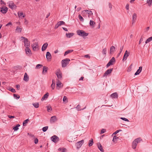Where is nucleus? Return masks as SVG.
Returning a JSON list of instances; mask_svg holds the SVG:
<instances>
[{"instance_id": "1", "label": "nucleus", "mask_w": 152, "mask_h": 152, "mask_svg": "<svg viewBox=\"0 0 152 152\" xmlns=\"http://www.w3.org/2000/svg\"><path fill=\"white\" fill-rule=\"evenodd\" d=\"M77 33L78 35L84 38L87 36L88 34V33L82 30H78L77 31Z\"/></svg>"}, {"instance_id": "2", "label": "nucleus", "mask_w": 152, "mask_h": 152, "mask_svg": "<svg viewBox=\"0 0 152 152\" xmlns=\"http://www.w3.org/2000/svg\"><path fill=\"white\" fill-rule=\"evenodd\" d=\"M70 60L68 58H66L62 60V66L63 67H65L69 64Z\"/></svg>"}, {"instance_id": "3", "label": "nucleus", "mask_w": 152, "mask_h": 152, "mask_svg": "<svg viewBox=\"0 0 152 152\" xmlns=\"http://www.w3.org/2000/svg\"><path fill=\"white\" fill-rule=\"evenodd\" d=\"M21 38L24 40L23 42L24 46L25 47H29L30 42L28 41V39L27 38H26L23 37H21Z\"/></svg>"}, {"instance_id": "4", "label": "nucleus", "mask_w": 152, "mask_h": 152, "mask_svg": "<svg viewBox=\"0 0 152 152\" xmlns=\"http://www.w3.org/2000/svg\"><path fill=\"white\" fill-rule=\"evenodd\" d=\"M9 7L11 9H16V6L12 1H9L7 3Z\"/></svg>"}, {"instance_id": "5", "label": "nucleus", "mask_w": 152, "mask_h": 152, "mask_svg": "<svg viewBox=\"0 0 152 152\" xmlns=\"http://www.w3.org/2000/svg\"><path fill=\"white\" fill-rule=\"evenodd\" d=\"M115 61V60L114 57H113L109 61V62L106 65V67L108 68L111 65H112L113 63Z\"/></svg>"}, {"instance_id": "6", "label": "nucleus", "mask_w": 152, "mask_h": 152, "mask_svg": "<svg viewBox=\"0 0 152 152\" xmlns=\"http://www.w3.org/2000/svg\"><path fill=\"white\" fill-rule=\"evenodd\" d=\"M31 46L33 50L35 51L36 49H39L38 43V42H35L33 44H32Z\"/></svg>"}, {"instance_id": "7", "label": "nucleus", "mask_w": 152, "mask_h": 152, "mask_svg": "<svg viewBox=\"0 0 152 152\" xmlns=\"http://www.w3.org/2000/svg\"><path fill=\"white\" fill-rule=\"evenodd\" d=\"M84 141L83 140L77 142L75 144V145L76 147L77 148V149H79L81 147L82 145L84 143Z\"/></svg>"}, {"instance_id": "8", "label": "nucleus", "mask_w": 152, "mask_h": 152, "mask_svg": "<svg viewBox=\"0 0 152 152\" xmlns=\"http://www.w3.org/2000/svg\"><path fill=\"white\" fill-rule=\"evenodd\" d=\"M113 69V68H111L107 69L104 73L103 76V77H106L108 74L111 73Z\"/></svg>"}, {"instance_id": "9", "label": "nucleus", "mask_w": 152, "mask_h": 152, "mask_svg": "<svg viewBox=\"0 0 152 152\" xmlns=\"http://www.w3.org/2000/svg\"><path fill=\"white\" fill-rule=\"evenodd\" d=\"M58 79L61 80L62 78V74L59 70H58L56 73Z\"/></svg>"}, {"instance_id": "10", "label": "nucleus", "mask_w": 152, "mask_h": 152, "mask_svg": "<svg viewBox=\"0 0 152 152\" xmlns=\"http://www.w3.org/2000/svg\"><path fill=\"white\" fill-rule=\"evenodd\" d=\"M52 140L54 142L56 143L59 140V138L56 135H54L51 137Z\"/></svg>"}, {"instance_id": "11", "label": "nucleus", "mask_w": 152, "mask_h": 152, "mask_svg": "<svg viewBox=\"0 0 152 152\" xmlns=\"http://www.w3.org/2000/svg\"><path fill=\"white\" fill-rule=\"evenodd\" d=\"M129 52L127 50H126L124 54L123 58V60L124 61V60H126L127 57L129 56Z\"/></svg>"}, {"instance_id": "12", "label": "nucleus", "mask_w": 152, "mask_h": 152, "mask_svg": "<svg viewBox=\"0 0 152 152\" xmlns=\"http://www.w3.org/2000/svg\"><path fill=\"white\" fill-rule=\"evenodd\" d=\"M25 50L26 51V53L27 55L28 56H29L31 55V50L29 48V47H26V48L25 49Z\"/></svg>"}, {"instance_id": "13", "label": "nucleus", "mask_w": 152, "mask_h": 152, "mask_svg": "<svg viewBox=\"0 0 152 152\" xmlns=\"http://www.w3.org/2000/svg\"><path fill=\"white\" fill-rule=\"evenodd\" d=\"M57 121V117L56 116H53L51 117L50 120L51 123H53Z\"/></svg>"}, {"instance_id": "14", "label": "nucleus", "mask_w": 152, "mask_h": 152, "mask_svg": "<svg viewBox=\"0 0 152 152\" xmlns=\"http://www.w3.org/2000/svg\"><path fill=\"white\" fill-rule=\"evenodd\" d=\"M137 18V14L135 13H134L132 18V24H133L134 23L136 20Z\"/></svg>"}, {"instance_id": "15", "label": "nucleus", "mask_w": 152, "mask_h": 152, "mask_svg": "<svg viewBox=\"0 0 152 152\" xmlns=\"http://www.w3.org/2000/svg\"><path fill=\"white\" fill-rule=\"evenodd\" d=\"M48 44L47 42L44 43L42 45V51H44L46 50L48 46Z\"/></svg>"}, {"instance_id": "16", "label": "nucleus", "mask_w": 152, "mask_h": 152, "mask_svg": "<svg viewBox=\"0 0 152 152\" xmlns=\"http://www.w3.org/2000/svg\"><path fill=\"white\" fill-rule=\"evenodd\" d=\"M97 145L98 149L101 152H103L104 151V150L103 149V148L101 145V144L100 142H98L97 143Z\"/></svg>"}, {"instance_id": "17", "label": "nucleus", "mask_w": 152, "mask_h": 152, "mask_svg": "<svg viewBox=\"0 0 152 152\" xmlns=\"http://www.w3.org/2000/svg\"><path fill=\"white\" fill-rule=\"evenodd\" d=\"M56 86L57 87H58L59 88L62 87L63 86V84L59 81V80H57L56 83Z\"/></svg>"}, {"instance_id": "18", "label": "nucleus", "mask_w": 152, "mask_h": 152, "mask_svg": "<svg viewBox=\"0 0 152 152\" xmlns=\"http://www.w3.org/2000/svg\"><path fill=\"white\" fill-rule=\"evenodd\" d=\"M23 80L26 82H27L29 80V77L26 73H25Z\"/></svg>"}, {"instance_id": "19", "label": "nucleus", "mask_w": 152, "mask_h": 152, "mask_svg": "<svg viewBox=\"0 0 152 152\" xmlns=\"http://www.w3.org/2000/svg\"><path fill=\"white\" fill-rule=\"evenodd\" d=\"M48 69V68L45 66L43 67V71L42 73L43 74H45L47 72V70Z\"/></svg>"}, {"instance_id": "20", "label": "nucleus", "mask_w": 152, "mask_h": 152, "mask_svg": "<svg viewBox=\"0 0 152 152\" xmlns=\"http://www.w3.org/2000/svg\"><path fill=\"white\" fill-rule=\"evenodd\" d=\"M46 58L48 60L51 59V55L50 53L49 52H47L46 54Z\"/></svg>"}, {"instance_id": "21", "label": "nucleus", "mask_w": 152, "mask_h": 152, "mask_svg": "<svg viewBox=\"0 0 152 152\" xmlns=\"http://www.w3.org/2000/svg\"><path fill=\"white\" fill-rule=\"evenodd\" d=\"M110 96L113 98H117L118 97V95L117 93L115 92L112 94L110 95Z\"/></svg>"}, {"instance_id": "22", "label": "nucleus", "mask_w": 152, "mask_h": 152, "mask_svg": "<svg viewBox=\"0 0 152 152\" xmlns=\"http://www.w3.org/2000/svg\"><path fill=\"white\" fill-rule=\"evenodd\" d=\"M49 96V94L48 93H46L45 94L44 96L42 97L41 100L43 101L44 100L47 99Z\"/></svg>"}, {"instance_id": "23", "label": "nucleus", "mask_w": 152, "mask_h": 152, "mask_svg": "<svg viewBox=\"0 0 152 152\" xmlns=\"http://www.w3.org/2000/svg\"><path fill=\"white\" fill-rule=\"evenodd\" d=\"M142 67H140L139 69L137 70V72L135 73L134 75H139L141 72L142 69Z\"/></svg>"}, {"instance_id": "24", "label": "nucleus", "mask_w": 152, "mask_h": 152, "mask_svg": "<svg viewBox=\"0 0 152 152\" xmlns=\"http://www.w3.org/2000/svg\"><path fill=\"white\" fill-rule=\"evenodd\" d=\"M137 144V143L135 141H134L132 143V146L133 149H135L136 148V147Z\"/></svg>"}, {"instance_id": "25", "label": "nucleus", "mask_w": 152, "mask_h": 152, "mask_svg": "<svg viewBox=\"0 0 152 152\" xmlns=\"http://www.w3.org/2000/svg\"><path fill=\"white\" fill-rule=\"evenodd\" d=\"M74 34L73 33H66V36L68 38H70L73 36Z\"/></svg>"}, {"instance_id": "26", "label": "nucleus", "mask_w": 152, "mask_h": 152, "mask_svg": "<svg viewBox=\"0 0 152 152\" xmlns=\"http://www.w3.org/2000/svg\"><path fill=\"white\" fill-rule=\"evenodd\" d=\"M115 48L114 46H112L110 48V53L112 54L113 53V52L115 50Z\"/></svg>"}, {"instance_id": "27", "label": "nucleus", "mask_w": 152, "mask_h": 152, "mask_svg": "<svg viewBox=\"0 0 152 152\" xmlns=\"http://www.w3.org/2000/svg\"><path fill=\"white\" fill-rule=\"evenodd\" d=\"M18 16L20 18H24L25 17V16L23 15V13L22 12H18Z\"/></svg>"}, {"instance_id": "28", "label": "nucleus", "mask_w": 152, "mask_h": 152, "mask_svg": "<svg viewBox=\"0 0 152 152\" xmlns=\"http://www.w3.org/2000/svg\"><path fill=\"white\" fill-rule=\"evenodd\" d=\"M95 24V23L93 20H91L90 21V26L93 27H94V25Z\"/></svg>"}, {"instance_id": "29", "label": "nucleus", "mask_w": 152, "mask_h": 152, "mask_svg": "<svg viewBox=\"0 0 152 152\" xmlns=\"http://www.w3.org/2000/svg\"><path fill=\"white\" fill-rule=\"evenodd\" d=\"M94 142L93 139H92L91 140H89L88 143V146L89 147L91 146L93 144Z\"/></svg>"}, {"instance_id": "30", "label": "nucleus", "mask_w": 152, "mask_h": 152, "mask_svg": "<svg viewBox=\"0 0 152 152\" xmlns=\"http://www.w3.org/2000/svg\"><path fill=\"white\" fill-rule=\"evenodd\" d=\"M142 140V139L140 137L134 140L137 144Z\"/></svg>"}, {"instance_id": "31", "label": "nucleus", "mask_w": 152, "mask_h": 152, "mask_svg": "<svg viewBox=\"0 0 152 152\" xmlns=\"http://www.w3.org/2000/svg\"><path fill=\"white\" fill-rule=\"evenodd\" d=\"M20 126V125L19 124H18L16 125V126L14 127L13 128V129L14 130V131H17L18 129V127Z\"/></svg>"}, {"instance_id": "32", "label": "nucleus", "mask_w": 152, "mask_h": 152, "mask_svg": "<svg viewBox=\"0 0 152 152\" xmlns=\"http://www.w3.org/2000/svg\"><path fill=\"white\" fill-rule=\"evenodd\" d=\"M73 51V50H67V51H66L64 54V56H65L66 55L72 52Z\"/></svg>"}, {"instance_id": "33", "label": "nucleus", "mask_w": 152, "mask_h": 152, "mask_svg": "<svg viewBox=\"0 0 152 152\" xmlns=\"http://www.w3.org/2000/svg\"><path fill=\"white\" fill-rule=\"evenodd\" d=\"M22 29V28H20L18 26H17L16 30L17 32L20 33L21 32Z\"/></svg>"}, {"instance_id": "34", "label": "nucleus", "mask_w": 152, "mask_h": 152, "mask_svg": "<svg viewBox=\"0 0 152 152\" xmlns=\"http://www.w3.org/2000/svg\"><path fill=\"white\" fill-rule=\"evenodd\" d=\"M86 108V107H85L84 108H83V109H81V106L80 105H77V106L76 107V109L78 110V111H79V110H83L84 109H85Z\"/></svg>"}, {"instance_id": "35", "label": "nucleus", "mask_w": 152, "mask_h": 152, "mask_svg": "<svg viewBox=\"0 0 152 152\" xmlns=\"http://www.w3.org/2000/svg\"><path fill=\"white\" fill-rule=\"evenodd\" d=\"M147 3L149 6H151L152 5V0H148L147 1Z\"/></svg>"}, {"instance_id": "36", "label": "nucleus", "mask_w": 152, "mask_h": 152, "mask_svg": "<svg viewBox=\"0 0 152 152\" xmlns=\"http://www.w3.org/2000/svg\"><path fill=\"white\" fill-rule=\"evenodd\" d=\"M33 105L36 108H37L39 107V104L38 102H36L33 104Z\"/></svg>"}, {"instance_id": "37", "label": "nucleus", "mask_w": 152, "mask_h": 152, "mask_svg": "<svg viewBox=\"0 0 152 152\" xmlns=\"http://www.w3.org/2000/svg\"><path fill=\"white\" fill-rule=\"evenodd\" d=\"M8 90L12 93H14L16 92L15 90L12 88L10 87L9 88H8Z\"/></svg>"}, {"instance_id": "38", "label": "nucleus", "mask_w": 152, "mask_h": 152, "mask_svg": "<svg viewBox=\"0 0 152 152\" xmlns=\"http://www.w3.org/2000/svg\"><path fill=\"white\" fill-rule=\"evenodd\" d=\"M85 11V12L88 13L89 15H91L93 14L92 12L91 11H89V10H84L83 12Z\"/></svg>"}, {"instance_id": "39", "label": "nucleus", "mask_w": 152, "mask_h": 152, "mask_svg": "<svg viewBox=\"0 0 152 152\" xmlns=\"http://www.w3.org/2000/svg\"><path fill=\"white\" fill-rule=\"evenodd\" d=\"M151 40H152V37H149L147 39V40L145 41V43L146 44H147L150 42Z\"/></svg>"}, {"instance_id": "40", "label": "nucleus", "mask_w": 152, "mask_h": 152, "mask_svg": "<svg viewBox=\"0 0 152 152\" xmlns=\"http://www.w3.org/2000/svg\"><path fill=\"white\" fill-rule=\"evenodd\" d=\"M58 150L61 151L62 152H66V149L65 148H60L58 149Z\"/></svg>"}, {"instance_id": "41", "label": "nucleus", "mask_w": 152, "mask_h": 152, "mask_svg": "<svg viewBox=\"0 0 152 152\" xmlns=\"http://www.w3.org/2000/svg\"><path fill=\"white\" fill-rule=\"evenodd\" d=\"M57 24L59 26H61L62 25H64L65 24V22L63 21H60L58 22Z\"/></svg>"}, {"instance_id": "42", "label": "nucleus", "mask_w": 152, "mask_h": 152, "mask_svg": "<svg viewBox=\"0 0 152 152\" xmlns=\"http://www.w3.org/2000/svg\"><path fill=\"white\" fill-rule=\"evenodd\" d=\"M118 139V137H117L116 136H114L113 140V141L114 142H115L117 141V140Z\"/></svg>"}, {"instance_id": "43", "label": "nucleus", "mask_w": 152, "mask_h": 152, "mask_svg": "<svg viewBox=\"0 0 152 152\" xmlns=\"http://www.w3.org/2000/svg\"><path fill=\"white\" fill-rule=\"evenodd\" d=\"M47 111L48 112H50L52 110V108L50 106H48L47 107Z\"/></svg>"}, {"instance_id": "44", "label": "nucleus", "mask_w": 152, "mask_h": 152, "mask_svg": "<svg viewBox=\"0 0 152 152\" xmlns=\"http://www.w3.org/2000/svg\"><path fill=\"white\" fill-rule=\"evenodd\" d=\"M124 46L123 45L121 47L120 49V53H118V56H119L120 55L122 51L123 50L124 48Z\"/></svg>"}, {"instance_id": "45", "label": "nucleus", "mask_w": 152, "mask_h": 152, "mask_svg": "<svg viewBox=\"0 0 152 152\" xmlns=\"http://www.w3.org/2000/svg\"><path fill=\"white\" fill-rule=\"evenodd\" d=\"M29 121V120L28 119L24 121L23 122V126H25V124L28 123V122Z\"/></svg>"}, {"instance_id": "46", "label": "nucleus", "mask_w": 152, "mask_h": 152, "mask_svg": "<svg viewBox=\"0 0 152 152\" xmlns=\"http://www.w3.org/2000/svg\"><path fill=\"white\" fill-rule=\"evenodd\" d=\"M0 4H1V5H2L1 7H4L6 5V4L2 0H1L0 1Z\"/></svg>"}, {"instance_id": "47", "label": "nucleus", "mask_w": 152, "mask_h": 152, "mask_svg": "<svg viewBox=\"0 0 152 152\" xmlns=\"http://www.w3.org/2000/svg\"><path fill=\"white\" fill-rule=\"evenodd\" d=\"M106 52H107V49L106 48H104L102 50V54L104 55L105 56L106 55Z\"/></svg>"}, {"instance_id": "48", "label": "nucleus", "mask_w": 152, "mask_h": 152, "mask_svg": "<svg viewBox=\"0 0 152 152\" xmlns=\"http://www.w3.org/2000/svg\"><path fill=\"white\" fill-rule=\"evenodd\" d=\"M48 126H46L43 127L42 129L43 131V132H46L48 130Z\"/></svg>"}, {"instance_id": "49", "label": "nucleus", "mask_w": 152, "mask_h": 152, "mask_svg": "<svg viewBox=\"0 0 152 152\" xmlns=\"http://www.w3.org/2000/svg\"><path fill=\"white\" fill-rule=\"evenodd\" d=\"M13 96L14 98H16V99H18L20 98V96L19 95H17L16 94H14Z\"/></svg>"}, {"instance_id": "50", "label": "nucleus", "mask_w": 152, "mask_h": 152, "mask_svg": "<svg viewBox=\"0 0 152 152\" xmlns=\"http://www.w3.org/2000/svg\"><path fill=\"white\" fill-rule=\"evenodd\" d=\"M78 18L80 21H84V19L80 15H78Z\"/></svg>"}, {"instance_id": "51", "label": "nucleus", "mask_w": 152, "mask_h": 152, "mask_svg": "<svg viewBox=\"0 0 152 152\" xmlns=\"http://www.w3.org/2000/svg\"><path fill=\"white\" fill-rule=\"evenodd\" d=\"M43 65L42 64H37L36 66V69H39Z\"/></svg>"}, {"instance_id": "52", "label": "nucleus", "mask_w": 152, "mask_h": 152, "mask_svg": "<svg viewBox=\"0 0 152 152\" xmlns=\"http://www.w3.org/2000/svg\"><path fill=\"white\" fill-rule=\"evenodd\" d=\"M121 131H122V130H121V129H119V130H117L113 134H115V135L117 133H118L119 132H121Z\"/></svg>"}, {"instance_id": "53", "label": "nucleus", "mask_w": 152, "mask_h": 152, "mask_svg": "<svg viewBox=\"0 0 152 152\" xmlns=\"http://www.w3.org/2000/svg\"><path fill=\"white\" fill-rule=\"evenodd\" d=\"M120 118L122 120H124V121H129V120L128 119H127L126 118H122V117H121Z\"/></svg>"}, {"instance_id": "54", "label": "nucleus", "mask_w": 152, "mask_h": 152, "mask_svg": "<svg viewBox=\"0 0 152 152\" xmlns=\"http://www.w3.org/2000/svg\"><path fill=\"white\" fill-rule=\"evenodd\" d=\"M55 83H52V84L51 87L52 88V89L53 90L54 89V88H55Z\"/></svg>"}, {"instance_id": "55", "label": "nucleus", "mask_w": 152, "mask_h": 152, "mask_svg": "<svg viewBox=\"0 0 152 152\" xmlns=\"http://www.w3.org/2000/svg\"><path fill=\"white\" fill-rule=\"evenodd\" d=\"M143 41V38L142 37V36L141 37L140 40L139 41V44H140Z\"/></svg>"}, {"instance_id": "56", "label": "nucleus", "mask_w": 152, "mask_h": 152, "mask_svg": "<svg viewBox=\"0 0 152 152\" xmlns=\"http://www.w3.org/2000/svg\"><path fill=\"white\" fill-rule=\"evenodd\" d=\"M106 130L105 129H102L101 131L100 134H102L105 133L106 132Z\"/></svg>"}, {"instance_id": "57", "label": "nucleus", "mask_w": 152, "mask_h": 152, "mask_svg": "<svg viewBox=\"0 0 152 152\" xmlns=\"http://www.w3.org/2000/svg\"><path fill=\"white\" fill-rule=\"evenodd\" d=\"M8 10H0L1 12L3 14L6 13L7 11Z\"/></svg>"}, {"instance_id": "58", "label": "nucleus", "mask_w": 152, "mask_h": 152, "mask_svg": "<svg viewBox=\"0 0 152 152\" xmlns=\"http://www.w3.org/2000/svg\"><path fill=\"white\" fill-rule=\"evenodd\" d=\"M67 100V97L65 96H64L63 97V101L64 102H65Z\"/></svg>"}, {"instance_id": "59", "label": "nucleus", "mask_w": 152, "mask_h": 152, "mask_svg": "<svg viewBox=\"0 0 152 152\" xmlns=\"http://www.w3.org/2000/svg\"><path fill=\"white\" fill-rule=\"evenodd\" d=\"M38 139L37 138L35 139L34 143L35 144H37L38 143Z\"/></svg>"}, {"instance_id": "60", "label": "nucleus", "mask_w": 152, "mask_h": 152, "mask_svg": "<svg viewBox=\"0 0 152 152\" xmlns=\"http://www.w3.org/2000/svg\"><path fill=\"white\" fill-rule=\"evenodd\" d=\"M1 10H8V8L6 7H1Z\"/></svg>"}, {"instance_id": "61", "label": "nucleus", "mask_w": 152, "mask_h": 152, "mask_svg": "<svg viewBox=\"0 0 152 152\" xmlns=\"http://www.w3.org/2000/svg\"><path fill=\"white\" fill-rule=\"evenodd\" d=\"M24 23L26 25H27L28 23V21L26 20V19H24Z\"/></svg>"}, {"instance_id": "62", "label": "nucleus", "mask_w": 152, "mask_h": 152, "mask_svg": "<svg viewBox=\"0 0 152 152\" xmlns=\"http://www.w3.org/2000/svg\"><path fill=\"white\" fill-rule=\"evenodd\" d=\"M8 117L10 118H14L15 117L14 116H11L10 115H8Z\"/></svg>"}, {"instance_id": "63", "label": "nucleus", "mask_w": 152, "mask_h": 152, "mask_svg": "<svg viewBox=\"0 0 152 152\" xmlns=\"http://www.w3.org/2000/svg\"><path fill=\"white\" fill-rule=\"evenodd\" d=\"M16 87L17 88L18 90H19L20 89V86L19 85H16Z\"/></svg>"}, {"instance_id": "64", "label": "nucleus", "mask_w": 152, "mask_h": 152, "mask_svg": "<svg viewBox=\"0 0 152 152\" xmlns=\"http://www.w3.org/2000/svg\"><path fill=\"white\" fill-rule=\"evenodd\" d=\"M84 57L86 58H90V56L89 55H86L84 56Z\"/></svg>"}]
</instances>
